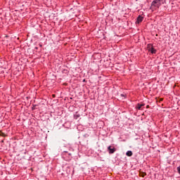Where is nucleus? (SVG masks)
<instances>
[{"label":"nucleus","instance_id":"1","mask_svg":"<svg viewBox=\"0 0 180 180\" xmlns=\"http://www.w3.org/2000/svg\"><path fill=\"white\" fill-rule=\"evenodd\" d=\"M166 2V0H153L150 5V9L152 11H157V9L160 8L161 5H164Z\"/></svg>","mask_w":180,"mask_h":180},{"label":"nucleus","instance_id":"2","mask_svg":"<svg viewBox=\"0 0 180 180\" xmlns=\"http://www.w3.org/2000/svg\"><path fill=\"white\" fill-rule=\"evenodd\" d=\"M62 155L65 161H71L72 158V155L71 153H68V151H63Z\"/></svg>","mask_w":180,"mask_h":180},{"label":"nucleus","instance_id":"3","mask_svg":"<svg viewBox=\"0 0 180 180\" xmlns=\"http://www.w3.org/2000/svg\"><path fill=\"white\" fill-rule=\"evenodd\" d=\"M148 50L151 53V54H155V53H157V50L153 47L151 44H148Z\"/></svg>","mask_w":180,"mask_h":180},{"label":"nucleus","instance_id":"4","mask_svg":"<svg viewBox=\"0 0 180 180\" xmlns=\"http://www.w3.org/2000/svg\"><path fill=\"white\" fill-rule=\"evenodd\" d=\"M143 20H144V17H143L141 15H139L136 18L135 23H136V25H140V23H141V22H143Z\"/></svg>","mask_w":180,"mask_h":180},{"label":"nucleus","instance_id":"5","mask_svg":"<svg viewBox=\"0 0 180 180\" xmlns=\"http://www.w3.org/2000/svg\"><path fill=\"white\" fill-rule=\"evenodd\" d=\"M107 150L109 153V154H114V153L116 151V148L115 147H112L109 146L108 148H107Z\"/></svg>","mask_w":180,"mask_h":180},{"label":"nucleus","instance_id":"6","mask_svg":"<svg viewBox=\"0 0 180 180\" xmlns=\"http://www.w3.org/2000/svg\"><path fill=\"white\" fill-rule=\"evenodd\" d=\"M146 104L144 103H138L136 105V109H138V110H143V109L141 108H143V106H144Z\"/></svg>","mask_w":180,"mask_h":180},{"label":"nucleus","instance_id":"7","mask_svg":"<svg viewBox=\"0 0 180 180\" xmlns=\"http://www.w3.org/2000/svg\"><path fill=\"white\" fill-rule=\"evenodd\" d=\"M126 155H127V157H131V155H133V152H131V150H128L126 153Z\"/></svg>","mask_w":180,"mask_h":180},{"label":"nucleus","instance_id":"8","mask_svg":"<svg viewBox=\"0 0 180 180\" xmlns=\"http://www.w3.org/2000/svg\"><path fill=\"white\" fill-rule=\"evenodd\" d=\"M79 116H81L79 114H76L74 115V119H75V120H78Z\"/></svg>","mask_w":180,"mask_h":180},{"label":"nucleus","instance_id":"9","mask_svg":"<svg viewBox=\"0 0 180 180\" xmlns=\"http://www.w3.org/2000/svg\"><path fill=\"white\" fill-rule=\"evenodd\" d=\"M120 96L122 97V98H124V99H126V94H120Z\"/></svg>","mask_w":180,"mask_h":180},{"label":"nucleus","instance_id":"10","mask_svg":"<svg viewBox=\"0 0 180 180\" xmlns=\"http://www.w3.org/2000/svg\"><path fill=\"white\" fill-rule=\"evenodd\" d=\"M177 172L180 175V166L177 167Z\"/></svg>","mask_w":180,"mask_h":180},{"label":"nucleus","instance_id":"11","mask_svg":"<svg viewBox=\"0 0 180 180\" xmlns=\"http://www.w3.org/2000/svg\"><path fill=\"white\" fill-rule=\"evenodd\" d=\"M37 49H39L37 46L35 47V50H37Z\"/></svg>","mask_w":180,"mask_h":180}]
</instances>
